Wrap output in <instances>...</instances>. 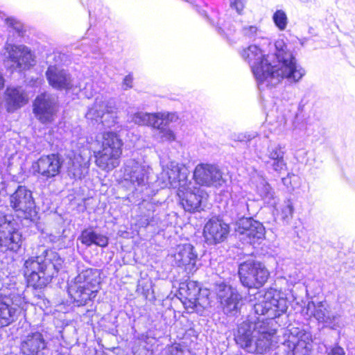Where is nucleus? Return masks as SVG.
<instances>
[{
	"mask_svg": "<svg viewBox=\"0 0 355 355\" xmlns=\"http://www.w3.org/2000/svg\"><path fill=\"white\" fill-rule=\"evenodd\" d=\"M275 55H265L257 45H250L241 52L242 58L250 64L259 87H272L282 79L297 83L305 75V70L296 63V60L287 49L284 42L275 43Z\"/></svg>",
	"mask_w": 355,
	"mask_h": 355,
	"instance_id": "f257e3e1",
	"label": "nucleus"
},
{
	"mask_svg": "<svg viewBox=\"0 0 355 355\" xmlns=\"http://www.w3.org/2000/svg\"><path fill=\"white\" fill-rule=\"evenodd\" d=\"M276 330L269 327V323L259 318L248 320L239 324L236 336V343L247 352L263 354L275 340Z\"/></svg>",
	"mask_w": 355,
	"mask_h": 355,
	"instance_id": "f03ea898",
	"label": "nucleus"
},
{
	"mask_svg": "<svg viewBox=\"0 0 355 355\" xmlns=\"http://www.w3.org/2000/svg\"><path fill=\"white\" fill-rule=\"evenodd\" d=\"M63 260L53 250H45L41 255L29 258L24 263V276L28 284L41 288L46 286L62 268Z\"/></svg>",
	"mask_w": 355,
	"mask_h": 355,
	"instance_id": "7ed1b4c3",
	"label": "nucleus"
},
{
	"mask_svg": "<svg viewBox=\"0 0 355 355\" xmlns=\"http://www.w3.org/2000/svg\"><path fill=\"white\" fill-rule=\"evenodd\" d=\"M101 149L94 152L96 164L101 170L109 172L121 162L123 142L115 132L107 131L96 137Z\"/></svg>",
	"mask_w": 355,
	"mask_h": 355,
	"instance_id": "20e7f679",
	"label": "nucleus"
},
{
	"mask_svg": "<svg viewBox=\"0 0 355 355\" xmlns=\"http://www.w3.org/2000/svg\"><path fill=\"white\" fill-rule=\"evenodd\" d=\"M99 289V272L96 269L87 268L69 283L68 293L74 302L82 306L94 299Z\"/></svg>",
	"mask_w": 355,
	"mask_h": 355,
	"instance_id": "39448f33",
	"label": "nucleus"
},
{
	"mask_svg": "<svg viewBox=\"0 0 355 355\" xmlns=\"http://www.w3.org/2000/svg\"><path fill=\"white\" fill-rule=\"evenodd\" d=\"M254 304V313L272 320L285 313L288 304L287 298L280 291L270 288L264 294H259Z\"/></svg>",
	"mask_w": 355,
	"mask_h": 355,
	"instance_id": "423d86ee",
	"label": "nucleus"
},
{
	"mask_svg": "<svg viewBox=\"0 0 355 355\" xmlns=\"http://www.w3.org/2000/svg\"><path fill=\"white\" fill-rule=\"evenodd\" d=\"M46 77L49 84L56 89L71 90L73 92L85 90L87 96H92L94 90L89 80L82 86L64 69L55 65H51L46 71Z\"/></svg>",
	"mask_w": 355,
	"mask_h": 355,
	"instance_id": "0eeeda50",
	"label": "nucleus"
},
{
	"mask_svg": "<svg viewBox=\"0 0 355 355\" xmlns=\"http://www.w3.org/2000/svg\"><path fill=\"white\" fill-rule=\"evenodd\" d=\"M85 116L89 120L99 122L105 128H112L118 122L117 108L114 102L103 96L96 98Z\"/></svg>",
	"mask_w": 355,
	"mask_h": 355,
	"instance_id": "6e6552de",
	"label": "nucleus"
},
{
	"mask_svg": "<svg viewBox=\"0 0 355 355\" xmlns=\"http://www.w3.org/2000/svg\"><path fill=\"white\" fill-rule=\"evenodd\" d=\"M239 275L244 286L259 288L267 282L270 273L261 262L248 260L239 265Z\"/></svg>",
	"mask_w": 355,
	"mask_h": 355,
	"instance_id": "1a4fd4ad",
	"label": "nucleus"
},
{
	"mask_svg": "<svg viewBox=\"0 0 355 355\" xmlns=\"http://www.w3.org/2000/svg\"><path fill=\"white\" fill-rule=\"evenodd\" d=\"M189 171L183 165L175 162H169L163 167L157 182L162 188H179L184 187L188 181Z\"/></svg>",
	"mask_w": 355,
	"mask_h": 355,
	"instance_id": "9d476101",
	"label": "nucleus"
},
{
	"mask_svg": "<svg viewBox=\"0 0 355 355\" xmlns=\"http://www.w3.org/2000/svg\"><path fill=\"white\" fill-rule=\"evenodd\" d=\"M22 245V235L17 223L0 213V248L3 250L17 252Z\"/></svg>",
	"mask_w": 355,
	"mask_h": 355,
	"instance_id": "9b49d317",
	"label": "nucleus"
},
{
	"mask_svg": "<svg viewBox=\"0 0 355 355\" xmlns=\"http://www.w3.org/2000/svg\"><path fill=\"white\" fill-rule=\"evenodd\" d=\"M5 63L11 69L25 70L35 64V56L24 45L6 43L4 47Z\"/></svg>",
	"mask_w": 355,
	"mask_h": 355,
	"instance_id": "f8f14e48",
	"label": "nucleus"
},
{
	"mask_svg": "<svg viewBox=\"0 0 355 355\" xmlns=\"http://www.w3.org/2000/svg\"><path fill=\"white\" fill-rule=\"evenodd\" d=\"M179 293L183 299V304L187 309L199 311L209 305L207 291L202 290L196 282L189 281L182 283Z\"/></svg>",
	"mask_w": 355,
	"mask_h": 355,
	"instance_id": "ddd939ff",
	"label": "nucleus"
},
{
	"mask_svg": "<svg viewBox=\"0 0 355 355\" xmlns=\"http://www.w3.org/2000/svg\"><path fill=\"white\" fill-rule=\"evenodd\" d=\"M26 306V302L20 295L0 296V327H7L15 322L19 311Z\"/></svg>",
	"mask_w": 355,
	"mask_h": 355,
	"instance_id": "4468645a",
	"label": "nucleus"
},
{
	"mask_svg": "<svg viewBox=\"0 0 355 355\" xmlns=\"http://www.w3.org/2000/svg\"><path fill=\"white\" fill-rule=\"evenodd\" d=\"M149 166L134 159L127 160L124 165L123 178L136 189L142 191L148 184Z\"/></svg>",
	"mask_w": 355,
	"mask_h": 355,
	"instance_id": "2eb2a0df",
	"label": "nucleus"
},
{
	"mask_svg": "<svg viewBox=\"0 0 355 355\" xmlns=\"http://www.w3.org/2000/svg\"><path fill=\"white\" fill-rule=\"evenodd\" d=\"M306 313L313 316L320 322L324 323L327 327L336 329L340 327V315L333 310L325 302L315 304L309 302L306 306Z\"/></svg>",
	"mask_w": 355,
	"mask_h": 355,
	"instance_id": "dca6fc26",
	"label": "nucleus"
},
{
	"mask_svg": "<svg viewBox=\"0 0 355 355\" xmlns=\"http://www.w3.org/2000/svg\"><path fill=\"white\" fill-rule=\"evenodd\" d=\"M215 291L223 312L227 315L235 314L242 299L238 291L225 283L216 284Z\"/></svg>",
	"mask_w": 355,
	"mask_h": 355,
	"instance_id": "f3484780",
	"label": "nucleus"
},
{
	"mask_svg": "<svg viewBox=\"0 0 355 355\" xmlns=\"http://www.w3.org/2000/svg\"><path fill=\"white\" fill-rule=\"evenodd\" d=\"M236 232L241 240L252 244L264 237L265 228L252 218H241L236 222Z\"/></svg>",
	"mask_w": 355,
	"mask_h": 355,
	"instance_id": "a211bd4d",
	"label": "nucleus"
},
{
	"mask_svg": "<svg viewBox=\"0 0 355 355\" xmlns=\"http://www.w3.org/2000/svg\"><path fill=\"white\" fill-rule=\"evenodd\" d=\"M193 178L197 184L205 187H220L225 183L220 170L212 164H198L193 171Z\"/></svg>",
	"mask_w": 355,
	"mask_h": 355,
	"instance_id": "6ab92c4d",
	"label": "nucleus"
},
{
	"mask_svg": "<svg viewBox=\"0 0 355 355\" xmlns=\"http://www.w3.org/2000/svg\"><path fill=\"white\" fill-rule=\"evenodd\" d=\"M178 196L184 209L193 212L199 210L201 203L207 197V193L199 188L193 187L189 181L184 187L178 189Z\"/></svg>",
	"mask_w": 355,
	"mask_h": 355,
	"instance_id": "aec40b11",
	"label": "nucleus"
},
{
	"mask_svg": "<svg viewBox=\"0 0 355 355\" xmlns=\"http://www.w3.org/2000/svg\"><path fill=\"white\" fill-rule=\"evenodd\" d=\"M56 112V98L53 95L43 93L37 96L33 103V112L40 122L51 123Z\"/></svg>",
	"mask_w": 355,
	"mask_h": 355,
	"instance_id": "412c9836",
	"label": "nucleus"
},
{
	"mask_svg": "<svg viewBox=\"0 0 355 355\" xmlns=\"http://www.w3.org/2000/svg\"><path fill=\"white\" fill-rule=\"evenodd\" d=\"M10 203L16 211L25 214V217L31 216L35 209V201L32 192L25 187L19 186L10 196Z\"/></svg>",
	"mask_w": 355,
	"mask_h": 355,
	"instance_id": "4be33fe9",
	"label": "nucleus"
},
{
	"mask_svg": "<svg viewBox=\"0 0 355 355\" xmlns=\"http://www.w3.org/2000/svg\"><path fill=\"white\" fill-rule=\"evenodd\" d=\"M175 264L182 267L189 272L196 270L198 254L193 245L190 243L178 245L171 254Z\"/></svg>",
	"mask_w": 355,
	"mask_h": 355,
	"instance_id": "5701e85b",
	"label": "nucleus"
},
{
	"mask_svg": "<svg viewBox=\"0 0 355 355\" xmlns=\"http://www.w3.org/2000/svg\"><path fill=\"white\" fill-rule=\"evenodd\" d=\"M312 336L309 332L293 327L290 329V335L287 343L292 348L294 355H307L311 349Z\"/></svg>",
	"mask_w": 355,
	"mask_h": 355,
	"instance_id": "b1692460",
	"label": "nucleus"
},
{
	"mask_svg": "<svg viewBox=\"0 0 355 355\" xmlns=\"http://www.w3.org/2000/svg\"><path fill=\"white\" fill-rule=\"evenodd\" d=\"M230 232L229 225L218 218H211L204 227L203 235L208 244H217L223 242Z\"/></svg>",
	"mask_w": 355,
	"mask_h": 355,
	"instance_id": "393cba45",
	"label": "nucleus"
},
{
	"mask_svg": "<svg viewBox=\"0 0 355 355\" xmlns=\"http://www.w3.org/2000/svg\"><path fill=\"white\" fill-rule=\"evenodd\" d=\"M62 162L58 155L51 154L41 157L33 164L34 171L46 179L55 177L60 173Z\"/></svg>",
	"mask_w": 355,
	"mask_h": 355,
	"instance_id": "a878e982",
	"label": "nucleus"
},
{
	"mask_svg": "<svg viewBox=\"0 0 355 355\" xmlns=\"http://www.w3.org/2000/svg\"><path fill=\"white\" fill-rule=\"evenodd\" d=\"M47 347V342L42 333L31 332L24 336L20 345V350L24 355H42Z\"/></svg>",
	"mask_w": 355,
	"mask_h": 355,
	"instance_id": "bb28decb",
	"label": "nucleus"
},
{
	"mask_svg": "<svg viewBox=\"0 0 355 355\" xmlns=\"http://www.w3.org/2000/svg\"><path fill=\"white\" fill-rule=\"evenodd\" d=\"M28 95L21 87H8L4 93L5 107L13 112L28 102Z\"/></svg>",
	"mask_w": 355,
	"mask_h": 355,
	"instance_id": "cd10ccee",
	"label": "nucleus"
},
{
	"mask_svg": "<svg viewBox=\"0 0 355 355\" xmlns=\"http://www.w3.org/2000/svg\"><path fill=\"white\" fill-rule=\"evenodd\" d=\"M88 170L87 162L81 155L75 156L72 161V166L69 168V173L74 178L80 179Z\"/></svg>",
	"mask_w": 355,
	"mask_h": 355,
	"instance_id": "c85d7f7f",
	"label": "nucleus"
},
{
	"mask_svg": "<svg viewBox=\"0 0 355 355\" xmlns=\"http://www.w3.org/2000/svg\"><path fill=\"white\" fill-rule=\"evenodd\" d=\"M158 116L156 114H149L143 112H137L132 115V121L141 125H150L153 128L157 125Z\"/></svg>",
	"mask_w": 355,
	"mask_h": 355,
	"instance_id": "c756f323",
	"label": "nucleus"
},
{
	"mask_svg": "<svg viewBox=\"0 0 355 355\" xmlns=\"http://www.w3.org/2000/svg\"><path fill=\"white\" fill-rule=\"evenodd\" d=\"M155 130V137L161 141L172 142L175 140V135L172 130L162 124V122L157 123L153 126Z\"/></svg>",
	"mask_w": 355,
	"mask_h": 355,
	"instance_id": "7c9ffc66",
	"label": "nucleus"
},
{
	"mask_svg": "<svg viewBox=\"0 0 355 355\" xmlns=\"http://www.w3.org/2000/svg\"><path fill=\"white\" fill-rule=\"evenodd\" d=\"M232 200L233 205L241 214H245V211H248V200L250 198L248 197L246 192L241 191L234 193Z\"/></svg>",
	"mask_w": 355,
	"mask_h": 355,
	"instance_id": "2f4dec72",
	"label": "nucleus"
},
{
	"mask_svg": "<svg viewBox=\"0 0 355 355\" xmlns=\"http://www.w3.org/2000/svg\"><path fill=\"white\" fill-rule=\"evenodd\" d=\"M272 20L279 31H284L288 24V17L282 10H277L272 16Z\"/></svg>",
	"mask_w": 355,
	"mask_h": 355,
	"instance_id": "473e14b6",
	"label": "nucleus"
},
{
	"mask_svg": "<svg viewBox=\"0 0 355 355\" xmlns=\"http://www.w3.org/2000/svg\"><path fill=\"white\" fill-rule=\"evenodd\" d=\"M266 164L277 173H281L286 168V164L284 157H279L277 159L266 160Z\"/></svg>",
	"mask_w": 355,
	"mask_h": 355,
	"instance_id": "72a5a7b5",
	"label": "nucleus"
},
{
	"mask_svg": "<svg viewBox=\"0 0 355 355\" xmlns=\"http://www.w3.org/2000/svg\"><path fill=\"white\" fill-rule=\"evenodd\" d=\"M293 214V207L291 200H287L284 202V205L281 208L280 218L282 220H290Z\"/></svg>",
	"mask_w": 355,
	"mask_h": 355,
	"instance_id": "f704fd0d",
	"label": "nucleus"
},
{
	"mask_svg": "<svg viewBox=\"0 0 355 355\" xmlns=\"http://www.w3.org/2000/svg\"><path fill=\"white\" fill-rule=\"evenodd\" d=\"M166 355H191V352L187 347L176 344L168 347Z\"/></svg>",
	"mask_w": 355,
	"mask_h": 355,
	"instance_id": "c9c22d12",
	"label": "nucleus"
},
{
	"mask_svg": "<svg viewBox=\"0 0 355 355\" xmlns=\"http://www.w3.org/2000/svg\"><path fill=\"white\" fill-rule=\"evenodd\" d=\"M284 157V151L281 146L277 145L268 148L267 157L268 160L277 159L279 157Z\"/></svg>",
	"mask_w": 355,
	"mask_h": 355,
	"instance_id": "e433bc0d",
	"label": "nucleus"
},
{
	"mask_svg": "<svg viewBox=\"0 0 355 355\" xmlns=\"http://www.w3.org/2000/svg\"><path fill=\"white\" fill-rule=\"evenodd\" d=\"M94 231L92 230H85L80 235L82 243L90 246L94 243Z\"/></svg>",
	"mask_w": 355,
	"mask_h": 355,
	"instance_id": "4c0bfd02",
	"label": "nucleus"
},
{
	"mask_svg": "<svg viewBox=\"0 0 355 355\" xmlns=\"http://www.w3.org/2000/svg\"><path fill=\"white\" fill-rule=\"evenodd\" d=\"M158 116V123L162 122V124H166L169 122L175 121L178 119V116L174 113H157Z\"/></svg>",
	"mask_w": 355,
	"mask_h": 355,
	"instance_id": "58836bf2",
	"label": "nucleus"
},
{
	"mask_svg": "<svg viewBox=\"0 0 355 355\" xmlns=\"http://www.w3.org/2000/svg\"><path fill=\"white\" fill-rule=\"evenodd\" d=\"M272 189L271 187L263 179L260 180L259 185L257 187V191L261 199Z\"/></svg>",
	"mask_w": 355,
	"mask_h": 355,
	"instance_id": "ea45409f",
	"label": "nucleus"
},
{
	"mask_svg": "<svg viewBox=\"0 0 355 355\" xmlns=\"http://www.w3.org/2000/svg\"><path fill=\"white\" fill-rule=\"evenodd\" d=\"M101 247H105L108 244V239L107 236L97 234L94 232V243Z\"/></svg>",
	"mask_w": 355,
	"mask_h": 355,
	"instance_id": "a19ab883",
	"label": "nucleus"
},
{
	"mask_svg": "<svg viewBox=\"0 0 355 355\" xmlns=\"http://www.w3.org/2000/svg\"><path fill=\"white\" fill-rule=\"evenodd\" d=\"M259 28L254 26H248L243 28V33L245 36L252 38L257 35Z\"/></svg>",
	"mask_w": 355,
	"mask_h": 355,
	"instance_id": "79ce46f5",
	"label": "nucleus"
},
{
	"mask_svg": "<svg viewBox=\"0 0 355 355\" xmlns=\"http://www.w3.org/2000/svg\"><path fill=\"white\" fill-rule=\"evenodd\" d=\"M230 5L239 14H241L245 6V0H230Z\"/></svg>",
	"mask_w": 355,
	"mask_h": 355,
	"instance_id": "37998d69",
	"label": "nucleus"
},
{
	"mask_svg": "<svg viewBox=\"0 0 355 355\" xmlns=\"http://www.w3.org/2000/svg\"><path fill=\"white\" fill-rule=\"evenodd\" d=\"M262 200L268 205L275 207L277 205V199L274 191L272 189L270 191L262 198Z\"/></svg>",
	"mask_w": 355,
	"mask_h": 355,
	"instance_id": "c03bdc74",
	"label": "nucleus"
},
{
	"mask_svg": "<svg viewBox=\"0 0 355 355\" xmlns=\"http://www.w3.org/2000/svg\"><path fill=\"white\" fill-rule=\"evenodd\" d=\"M219 25L220 29L227 35H231L235 31V27L230 21H223L219 23Z\"/></svg>",
	"mask_w": 355,
	"mask_h": 355,
	"instance_id": "a18cd8bd",
	"label": "nucleus"
},
{
	"mask_svg": "<svg viewBox=\"0 0 355 355\" xmlns=\"http://www.w3.org/2000/svg\"><path fill=\"white\" fill-rule=\"evenodd\" d=\"M6 23L9 26L12 27L18 33H19L22 30V25L21 24V23L12 18L7 19Z\"/></svg>",
	"mask_w": 355,
	"mask_h": 355,
	"instance_id": "49530a36",
	"label": "nucleus"
},
{
	"mask_svg": "<svg viewBox=\"0 0 355 355\" xmlns=\"http://www.w3.org/2000/svg\"><path fill=\"white\" fill-rule=\"evenodd\" d=\"M132 76L131 75L126 76L123 81V87L125 89H130L132 87Z\"/></svg>",
	"mask_w": 355,
	"mask_h": 355,
	"instance_id": "de8ad7c7",
	"label": "nucleus"
},
{
	"mask_svg": "<svg viewBox=\"0 0 355 355\" xmlns=\"http://www.w3.org/2000/svg\"><path fill=\"white\" fill-rule=\"evenodd\" d=\"M327 355H345V352L342 347L336 346L332 348Z\"/></svg>",
	"mask_w": 355,
	"mask_h": 355,
	"instance_id": "09e8293b",
	"label": "nucleus"
},
{
	"mask_svg": "<svg viewBox=\"0 0 355 355\" xmlns=\"http://www.w3.org/2000/svg\"><path fill=\"white\" fill-rule=\"evenodd\" d=\"M240 141H249L251 139V137L250 136H246L244 134H239L238 137L235 139Z\"/></svg>",
	"mask_w": 355,
	"mask_h": 355,
	"instance_id": "8fccbe9b",
	"label": "nucleus"
},
{
	"mask_svg": "<svg viewBox=\"0 0 355 355\" xmlns=\"http://www.w3.org/2000/svg\"><path fill=\"white\" fill-rule=\"evenodd\" d=\"M4 78L2 76V74L0 73V91L3 89L4 87Z\"/></svg>",
	"mask_w": 355,
	"mask_h": 355,
	"instance_id": "3c124183",
	"label": "nucleus"
}]
</instances>
